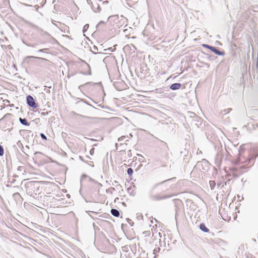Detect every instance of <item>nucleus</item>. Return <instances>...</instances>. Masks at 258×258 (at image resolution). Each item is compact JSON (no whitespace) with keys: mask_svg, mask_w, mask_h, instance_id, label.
<instances>
[{"mask_svg":"<svg viewBox=\"0 0 258 258\" xmlns=\"http://www.w3.org/2000/svg\"><path fill=\"white\" fill-rule=\"evenodd\" d=\"M154 189H152L149 195L150 199L152 201H159L161 200H163L170 198L172 197L171 195H166L164 194L163 193L154 194Z\"/></svg>","mask_w":258,"mask_h":258,"instance_id":"nucleus-1","label":"nucleus"},{"mask_svg":"<svg viewBox=\"0 0 258 258\" xmlns=\"http://www.w3.org/2000/svg\"><path fill=\"white\" fill-rule=\"evenodd\" d=\"M175 180V177L171 178L165 180H164L162 182L157 183L155 184L152 187V189H155L156 188L158 187L159 186H162L163 189H165L164 191H168L170 188H172V185H169V183Z\"/></svg>","mask_w":258,"mask_h":258,"instance_id":"nucleus-2","label":"nucleus"},{"mask_svg":"<svg viewBox=\"0 0 258 258\" xmlns=\"http://www.w3.org/2000/svg\"><path fill=\"white\" fill-rule=\"evenodd\" d=\"M27 104L33 108H37L38 107L37 104L35 103V100L32 96L28 95L26 98Z\"/></svg>","mask_w":258,"mask_h":258,"instance_id":"nucleus-3","label":"nucleus"},{"mask_svg":"<svg viewBox=\"0 0 258 258\" xmlns=\"http://www.w3.org/2000/svg\"><path fill=\"white\" fill-rule=\"evenodd\" d=\"M29 26L31 27L32 28L35 29L37 32L41 34H45L46 33V32H44L42 29L38 27V26L35 25L33 23H29Z\"/></svg>","mask_w":258,"mask_h":258,"instance_id":"nucleus-4","label":"nucleus"},{"mask_svg":"<svg viewBox=\"0 0 258 258\" xmlns=\"http://www.w3.org/2000/svg\"><path fill=\"white\" fill-rule=\"evenodd\" d=\"M210 49L213 52H214L216 54L218 55H224V52L223 51H219L216 47L214 46H212L210 48Z\"/></svg>","mask_w":258,"mask_h":258,"instance_id":"nucleus-5","label":"nucleus"},{"mask_svg":"<svg viewBox=\"0 0 258 258\" xmlns=\"http://www.w3.org/2000/svg\"><path fill=\"white\" fill-rule=\"evenodd\" d=\"M92 9L95 12H99L101 9L99 4L96 3L95 0H94V4H92Z\"/></svg>","mask_w":258,"mask_h":258,"instance_id":"nucleus-6","label":"nucleus"},{"mask_svg":"<svg viewBox=\"0 0 258 258\" xmlns=\"http://www.w3.org/2000/svg\"><path fill=\"white\" fill-rule=\"evenodd\" d=\"M181 84L178 83H176L172 84L170 86V89L172 90H176L179 89L181 87Z\"/></svg>","mask_w":258,"mask_h":258,"instance_id":"nucleus-7","label":"nucleus"},{"mask_svg":"<svg viewBox=\"0 0 258 258\" xmlns=\"http://www.w3.org/2000/svg\"><path fill=\"white\" fill-rule=\"evenodd\" d=\"M111 214L114 217H118L119 216V212L115 209H112L111 210Z\"/></svg>","mask_w":258,"mask_h":258,"instance_id":"nucleus-8","label":"nucleus"},{"mask_svg":"<svg viewBox=\"0 0 258 258\" xmlns=\"http://www.w3.org/2000/svg\"><path fill=\"white\" fill-rule=\"evenodd\" d=\"M200 229L203 232H208L209 231V229L205 226L204 223H202L200 225Z\"/></svg>","mask_w":258,"mask_h":258,"instance_id":"nucleus-9","label":"nucleus"},{"mask_svg":"<svg viewBox=\"0 0 258 258\" xmlns=\"http://www.w3.org/2000/svg\"><path fill=\"white\" fill-rule=\"evenodd\" d=\"M19 121L23 125H29V123L27 121L26 118H22L21 117L19 118Z\"/></svg>","mask_w":258,"mask_h":258,"instance_id":"nucleus-10","label":"nucleus"},{"mask_svg":"<svg viewBox=\"0 0 258 258\" xmlns=\"http://www.w3.org/2000/svg\"><path fill=\"white\" fill-rule=\"evenodd\" d=\"M13 198L16 200L18 201H20L22 199V197L20 195V194L18 192L14 193L13 195Z\"/></svg>","mask_w":258,"mask_h":258,"instance_id":"nucleus-11","label":"nucleus"},{"mask_svg":"<svg viewBox=\"0 0 258 258\" xmlns=\"http://www.w3.org/2000/svg\"><path fill=\"white\" fill-rule=\"evenodd\" d=\"M29 58H35V59H41V60H47V59H45V58H42V57H36V56H27V57H25V60H26L27 59H29Z\"/></svg>","mask_w":258,"mask_h":258,"instance_id":"nucleus-12","label":"nucleus"},{"mask_svg":"<svg viewBox=\"0 0 258 258\" xmlns=\"http://www.w3.org/2000/svg\"><path fill=\"white\" fill-rule=\"evenodd\" d=\"M232 110V108H229L227 109H225L221 111V113L223 115L226 114L227 113H228Z\"/></svg>","mask_w":258,"mask_h":258,"instance_id":"nucleus-13","label":"nucleus"},{"mask_svg":"<svg viewBox=\"0 0 258 258\" xmlns=\"http://www.w3.org/2000/svg\"><path fill=\"white\" fill-rule=\"evenodd\" d=\"M104 24H105V23L104 21H100L98 23V24H97V25L96 26L97 29H101V27H103Z\"/></svg>","mask_w":258,"mask_h":258,"instance_id":"nucleus-14","label":"nucleus"},{"mask_svg":"<svg viewBox=\"0 0 258 258\" xmlns=\"http://www.w3.org/2000/svg\"><path fill=\"white\" fill-rule=\"evenodd\" d=\"M210 186L211 187V189H214L215 186H216V183L215 181L214 180H210L209 181Z\"/></svg>","mask_w":258,"mask_h":258,"instance_id":"nucleus-15","label":"nucleus"},{"mask_svg":"<svg viewBox=\"0 0 258 258\" xmlns=\"http://www.w3.org/2000/svg\"><path fill=\"white\" fill-rule=\"evenodd\" d=\"M90 48H91V51L93 53H94L95 54H96L97 53V51H98V48L95 45L93 46V47H90Z\"/></svg>","mask_w":258,"mask_h":258,"instance_id":"nucleus-16","label":"nucleus"},{"mask_svg":"<svg viewBox=\"0 0 258 258\" xmlns=\"http://www.w3.org/2000/svg\"><path fill=\"white\" fill-rule=\"evenodd\" d=\"M84 178H87L90 181H95L94 180L92 179L90 177H89L86 175H83L82 177L81 180H83Z\"/></svg>","mask_w":258,"mask_h":258,"instance_id":"nucleus-17","label":"nucleus"},{"mask_svg":"<svg viewBox=\"0 0 258 258\" xmlns=\"http://www.w3.org/2000/svg\"><path fill=\"white\" fill-rule=\"evenodd\" d=\"M134 172L133 169L131 168H129L127 170V173L129 175H132Z\"/></svg>","mask_w":258,"mask_h":258,"instance_id":"nucleus-18","label":"nucleus"},{"mask_svg":"<svg viewBox=\"0 0 258 258\" xmlns=\"http://www.w3.org/2000/svg\"><path fill=\"white\" fill-rule=\"evenodd\" d=\"M88 28H89V24H86V25L84 26V27H83V32H84H84H85L87 30V29H88Z\"/></svg>","mask_w":258,"mask_h":258,"instance_id":"nucleus-19","label":"nucleus"},{"mask_svg":"<svg viewBox=\"0 0 258 258\" xmlns=\"http://www.w3.org/2000/svg\"><path fill=\"white\" fill-rule=\"evenodd\" d=\"M114 190H115V188L114 187H111L110 188L106 190V191H107V192L109 191V192H110L111 193H112V191H114Z\"/></svg>","mask_w":258,"mask_h":258,"instance_id":"nucleus-20","label":"nucleus"},{"mask_svg":"<svg viewBox=\"0 0 258 258\" xmlns=\"http://www.w3.org/2000/svg\"><path fill=\"white\" fill-rule=\"evenodd\" d=\"M161 143H162V145H161L162 146H163V147H165V148H167V149L168 148V146H167V143H166L164 142H163V141H161Z\"/></svg>","mask_w":258,"mask_h":258,"instance_id":"nucleus-21","label":"nucleus"},{"mask_svg":"<svg viewBox=\"0 0 258 258\" xmlns=\"http://www.w3.org/2000/svg\"><path fill=\"white\" fill-rule=\"evenodd\" d=\"M26 45H27V46H28L29 47H34L36 46L35 44H31V43H28V44H26Z\"/></svg>","mask_w":258,"mask_h":258,"instance_id":"nucleus-22","label":"nucleus"},{"mask_svg":"<svg viewBox=\"0 0 258 258\" xmlns=\"http://www.w3.org/2000/svg\"><path fill=\"white\" fill-rule=\"evenodd\" d=\"M40 137H41V138L42 139H44V140H46L47 139V138H46V136L44 134H42V133H41L40 134Z\"/></svg>","mask_w":258,"mask_h":258,"instance_id":"nucleus-23","label":"nucleus"},{"mask_svg":"<svg viewBox=\"0 0 258 258\" xmlns=\"http://www.w3.org/2000/svg\"><path fill=\"white\" fill-rule=\"evenodd\" d=\"M94 148H92L90 151V154L91 155H93L94 153Z\"/></svg>","mask_w":258,"mask_h":258,"instance_id":"nucleus-24","label":"nucleus"},{"mask_svg":"<svg viewBox=\"0 0 258 258\" xmlns=\"http://www.w3.org/2000/svg\"><path fill=\"white\" fill-rule=\"evenodd\" d=\"M115 186L117 189H119L122 187L121 185L119 184H117L116 185H115Z\"/></svg>","mask_w":258,"mask_h":258,"instance_id":"nucleus-25","label":"nucleus"},{"mask_svg":"<svg viewBox=\"0 0 258 258\" xmlns=\"http://www.w3.org/2000/svg\"><path fill=\"white\" fill-rule=\"evenodd\" d=\"M203 46L205 47V48H209L210 49V48L211 47H212V46H210V45H209L208 44H203Z\"/></svg>","mask_w":258,"mask_h":258,"instance_id":"nucleus-26","label":"nucleus"},{"mask_svg":"<svg viewBox=\"0 0 258 258\" xmlns=\"http://www.w3.org/2000/svg\"><path fill=\"white\" fill-rule=\"evenodd\" d=\"M46 50V49H39L38 50L39 52H44V51Z\"/></svg>","mask_w":258,"mask_h":258,"instance_id":"nucleus-27","label":"nucleus"},{"mask_svg":"<svg viewBox=\"0 0 258 258\" xmlns=\"http://www.w3.org/2000/svg\"><path fill=\"white\" fill-rule=\"evenodd\" d=\"M160 250V248H158L157 249H155L154 251V253H155V252H157V251H158L159 250Z\"/></svg>","mask_w":258,"mask_h":258,"instance_id":"nucleus-28","label":"nucleus"},{"mask_svg":"<svg viewBox=\"0 0 258 258\" xmlns=\"http://www.w3.org/2000/svg\"><path fill=\"white\" fill-rule=\"evenodd\" d=\"M124 138H125V137H124V136H122V137H121L120 138H119V139H118V141H122V140Z\"/></svg>","mask_w":258,"mask_h":258,"instance_id":"nucleus-29","label":"nucleus"},{"mask_svg":"<svg viewBox=\"0 0 258 258\" xmlns=\"http://www.w3.org/2000/svg\"><path fill=\"white\" fill-rule=\"evenodd\" d=\"M117 184H118V182H117L116 181H114V183H112V185L115 186Z\"/></svg>","mask_w":258,"mask_h":258,"instance_id":"nucleus-30","label":"nucleus"},{"mask_svg":"<svg viewBox=\"0 0 258 258\" xmlns=\"http://www.w3.org/2000/svg\"><path fill=\"white\" fill-rule=\"evenodd\" d=\"M203 162H204L207 164H208V162L205 159H204Z\"/></svg>","mask_w":258,"mask_h":258,"instance_id":"nucleus-31","label":"nucleus"},{"mask_svg":"<svg viewBox=\"0 0 258 258\" xmlns=\"http://www.w3.org/2000/svg\"><path fill=\"white\" fill-rule=\"evenodd\" d=\"M79 158L82 160V161H84V159H83V157L82 156H80L79 157Z\"/></svg>","mask_w":258,"mask_h":258,"instance_id":"nucleus-32","label":"nucleus"},{"mask_svg":"<svg viewBox=\"0 0 258 258\" xmlns=\"http://www.w3.org/2000/svg\"><path fill=\"white\" fill-rule=\"evenodd\" d=\"M41 154V153L40 152H37L35 153V155H37V154Z\"/></svg>","mask_w":258,"mask_h":258,"instance_id":"nucleus-33","label":"nucleus"},{"mask_svg":"<svg viewBox=\"0 0 258 258\" xmlns=\"http://www.w3.org/2000/svg\"><path fill=\"white\" fill-rule=\"evenodd\" d=\"M78 116H80L81 117H84V118H86V116H83V115H79V114H78Z\"/></svg>","mask_w":258,"mask_h":258,"instance_id":"nucleus-34","label":"nucleus"},{"mask_svg":"<svg viewBox=\"0 0 258 258\" xmlns=\"http://www.w3.org/2000/svg\"><path fill=\"white\" fill-rule=\"evenodd\" d=\"M30 0H24V1H25V2H28L29 1H30Z\"/></svg>","mask_w":258,"mask_h":258,"instance_id":"nucleus-35","label":"nucleus"},{"mask_svg":"<svg viewBox=\"0 0 258 258\" xmlns=\"http://www.w3.org/2000/svg\"><path fill=\"white\" fill-rule=\"evenodd\" d=\"M86 157L88 159H90V158L88 156H87Z\"/></svg>","mask_w":258,"mask_h":258,"instance_id":"nucleus-36","label":"nucleus"},{"mask_svg":"<svg viewBox=\"0 0 258 258\" xmlns=\"http://www.w3.org/2000/svg\"><path fill=\"white\" fill-rule=\"evenodd\" d=\"M91 74V72H90L88 74V75H90Z\"/></svg>","mask_w":258,"mask_h":258,"instance_id":"nucleus-37","label":"nucleus"},{"mask_svg":"<svg viewBox=\"0 0 258 258\" xmlns=\"http://www.w3.org/2000/svg\"><path fill=\"white\" fill-rule=\"evenodd\" d=\"M53 1H54V0H53ZM53 3H54V2H53Z\"/></svg>","mask_w":258,"mask_h":258,"instance_id":"nucleus-38","label":"nucleus"}]
</instances>
